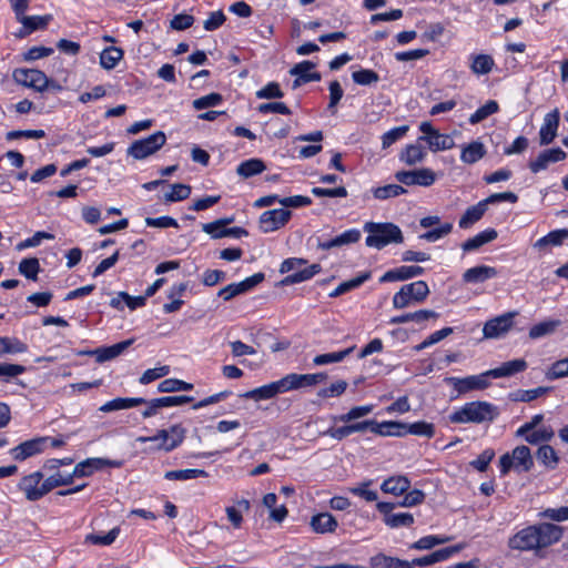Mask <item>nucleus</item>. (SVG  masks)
Listing matches in <instances>:
<instances>
[{"label": "nucleus", "mask_w": 568, "mask_h": 568, "mask_svg": "<svg viewBox=\"0 0 568 568\" xmlns=\"http://www.w3.org/2000/svg\"><path fill=\"white\" fill-rule=\"evenodd\" d=\"M497 231L494 229H487L474 237L468 239L462 244V248L464 252L476 251L483 245L494 241L497 237Z\"/></svg>", "instance_id": "bb28decb"}, {"label": "nucleus", "mask_w": 568, "mask_h": 568, "mask_svg": "<svg viewBox=\"0 0 568 568\" xmlns=\"http://www.w3.org/2000/svg\"><path fill=\"white\" fill-rule=\"evenodd\" d=\"M568 240V230L559 229L549 232L547 235L542 236L538 241L535 242L534 247L544 251L548 246H559L564 243V241Z\"/></svg>", "instance_id": "cd10ccee"}, {"label": "nucleus", "mask_w": 568, "mask_h": 568, "mask_svg": "<svg viewBox=\"0 0 568 568\" xmlns=\"http://www.w3.org/2000/svg\"><path fill=\"white\" fill-rule=\"evenodd\" d=\"M486 154L485 146L481 142L474 141L462 151L460 159L464 163L473 164L484 158Z\"/></svg>", "instance_id": "e433bc0d"}, {"label": "nucleus", "mask_w": 568, "mask_h": 568, "mask_svg": "<svg viewBox=\"0 0 568 568\" xmlns=\"http://www.w3.org/2000/svg\"><path fill=\"white\" fill-rule=\"evenodd\" d=\"M537 459L550 469L556 468V466L559 462L557 453L549 445H542L538 448Z\"/></svg>", "instance_id": "49530a36"}, {"label": "nucleus", "mask_w": 568, "mask_h": 568, "mask_svg": "<svg viewBox=\"0 0 568 568\" xmlns=\"http://www.w3.org/2000/svg\"><path fill=\"white\" fill-rule=\"evenodd\" d=\"M123 50L118 47H108L100 54V64L105 70H112L123 58Z\"/></svg>", "instance_id": "c9c22d12"}, {"label": "nucleus", "mask_w": 568, "mask_h": 568, "mask_svg": "<svg viewBox=\"0 0 568 568\" xmlns=\"http://www.w3.org/2000/svg\"><path fill=\"white\" fill-rule=\"evenodd\" d=\"M406 190L398 184H388L376 187L374 190V196L378 200H386L405 193Z\"/></svg>", "instance_id": "5fc2aeb1"}, {"label": "nucleus", "mask_w": 568, "mask_h": 568, "mask_svg": "<svg viewBox=\"0 0 568 568\" xmlns=\"http://www.w3.org/2000/svg\"><path fill=\"white\" fill-rule=\"evenodd\" d=\"M223 98L220 93L213 92L207 95L201 97L193 101L195 110H203L210 106H215L222 102Z\"/></svg>", "instance_id": "052dcab7"}, {"label": "nucleus", "mask_w": 568, "mask_h": 568, "mask_svg": "<svg viewBox=\"0 0 568 568\" xmlns=\"http://www.w3.org/2000/svg\"><path fill=\"white\" fill-rule=\"evenodd\" d=\"M234 221L233 217H224L210 223H205L202 225L203 232L211 235L212 239H222L223 236H217L222 230H226V225L231 224Z\"/></svg>", "instance_id": "864d4df0"}, {"label": "nucleus", "mask_w": 568, "mask_h": 568, "mask_svg": "<svg viewBox=\"0 0 568 568\" xmlns=\"http://www.w3.org/2000/svg\"><path fill=\"white\" fill-rule=\"evenodd\" d=\"M43 483H44L45 490L48 494L57 487L71 485L73 483V480H72V476L70 474L63 475L61 473H57L52 476H49L47 479H44Z\"/></svg>", "instance_id": "6e6d98bb"}, {"label": "nucleus", "mask_w": 568, "mask_h": 568, "mask_svg": "<svg viewBox=\"0 0 568 568\" xmlns=\"http://www.w3.org/2000/svg\"><path fill=\"white\" fill-rule=\"evenodd\" d=\"M49 437H38L26 440L10 450L12 458L17 462H23L29 457L38 455L43 452L45 443Z\"/></svg>", "instance_id": "2eb2a0df"}, {"label": "nucleus", "mask_w": 568, "mask_h": 568, "mask_svg": "<svg viewBox=\"0 0 568 568\" xmlns=\"http://www.w3.org/2000/svg\"><path fill=\"white\" fill-rule=\"evenodd\" d=\"M265 169L266 165L261 159L253 158L240 163L236 168V173L243 179H248L261 174Z\"/></svg>", "instance_id": "2f4dec72"}, {"label": "nucleus", "mask_w": 568, "mask_h": 568, "mask_svg": "<svg viewBox=\"0 0 568 568\" xmlns=\"http://www.w3.org/2000/svg\"><path fill=\"white\" fill-rule=\"evenodd\" d=\"M498 271L493 266L477 265L464 272L463 281L468 284H478L496 277Z\"/></svg>", "instance_id": "aec40b11"}, {"label": "nucleus", "mask_w": 568, "mask_h": 568, "mask_svg": "<svg viewBox=\"0 0 568 568\" xmlns=\"http://www.w3.org/2000/svg\"><path fill=\"white\" fill-rule=\"evenodd\" d=\"M567 154L560 148L547 149L538 154L535 160L529 161L528 168L532 173L546 170L549 164L564 161Z\"/></svg>", "instance_id": "dca6fc26"}, {"label": "nucleus", "mask_w": 568, "mask_h": 568, "mask_svg": "<svg viewBox=\"0 0 568 568\" xmlns=\"http://www.w3.org/2000/svg\"><path fill=\"white\" fill-rule=\"evenodd\" d=\"M494 457L495 452L493 449H485L476 459L470 462V466L478 471H485Z\"/></svg>", "instance_id": "338daca9"}, {"label": "nucleus", "mask_w": 568, "mask_h": 568, "mask_svg": "<svg viewBox=\"0 0 568 568\" xmlns=\"http://www.w3.org/2000/svg\"><path fill=\"white\" fill-rule=\"evenodd\" d=\"M133 339L122 341L114 345L108 347H100L94 349V355L97 356L98 363H103L110 359H113L121 355L129 346H131Z\"/></svg>", "instance_id": "a878e982"}, {"label": "nucleus", "mask_w": 568, "mask_h": 568, "mask_svg": "<svg viewBox=\"0 0 568 568\" xmlns=\"http://www.w3.org/2000/svg\"><path fill=\"white\" fill-rule=\"evenodd\" d=\"M361 239V232L358 230H348L336 237L318 242L317 247L323 251H328L333 247H339L343 245L352 244L358 242Z\"/></svg>", "instance_id": "b1692460"}, {"label": "nucleus", "mask_w": 568, "mask_h": 568, "mask_svg": "<svg viewBox=\"0 0 568 568\" xmlns=\"http://www.w3.org/2000/svg\"><path fill=\"white\" fill-rule=\"evenodd\" d=\"M487 207L483 201L478 202L476 205H473L466 210L463 216L459 220L460 229H468L476 222H478L483 215L485 214Z\"/></svg>", "instance_id": "473e14b6"}, {"label": "nucleus", "mask_w": 568, "mask_h": 568, "mask_svg": "<svg viewBox=\"0 0 568 568\" xmlns=\"http://www.w3.org/2000/svg\"><path fill=\"white\" fill-rule=\"evenodd\" d=\"M374 565L382 568H413L415 565L424 567L426 566V556L407 561L381 555L374 558Z\"/></svg>", "instance_id": "5701e85b"}, {"label": "nucleus", "mask_w": 568, "mask_h": 568, "mask_svg": "<svg viewBox=\"0 0 568 568\" xmlns=\"http://www.w3.org/2000/svg\"><path fill=\"white\" fill-rule=\"evenodd\" d=\"M454 140L448 134H440L428 124V149L432 151L448 150L454 146Z\"/></svg>", "instance_id": "c85d7f7f"}, {"label": "nucleus", "mask_w": 568, "mask_h": 568, "mask_svg": "<svg viewBox=\"0 0 568 568\" xmlns=\"http://www.w3.org/2000/svg\"><path fill=\"white\" fill-rule=\"evenodd\" d=\"M288 392L303 387L314 386L327 378L326 373H314V374H287L284 376Z\"/></svg>", "instance_id": "a211bd4d"}, {"label": "nucleus", "mask_w": 568, "mask_h": 568, "mask_svg": "<svg viewBox=\"0 0 568 568\" xmlns=\"http://www.w3.org/2000/svg\"><path fill=\"white\" fill-rule=\"evenodd\" d=\"M498 103L494 100H489L486 104L480 106L475 113L470 115L469 122L470 124H477L487 119L489 115L498 112Z\"/></svg>", "instance_id": "de8ad7c7"}, {"label": "nucleus", "mask_w": 568, "mask_h": 568, "mask_svg": "<svg viewBox=\"0 0 568 568\" xmlns=\"http://www.w3.org/2000/svg\"><path fill=\"white\" fill-rule=\"evenodd\" d=\"M497 416L496 407L487 402H473L452 415L454 423L491 422Z\"/></svg>", "instance_id": "20e7f679"}, {"label": "nucleus", "mask_w": 568, "mask_h": 568, "mask_svg": "<svg viewBox=\"0 0 568 568\" xmlns=\"http://www.w3.org/2000/svg\"><path fill=\"white\" fill-rule=\"evenodd\" d=\"M500 473L506 475L511 467L517 470L529 471L534 466L530 449L527 446H517L511 454H504L499 459Z\"/></svg>", "instance_id": "39448f33"}, {"label": "nucleus", "mask_w": 568, "mask_h": 568, "mask_svg": "<svg viewBox=\"0 0 568 568\" xmlns=\"http://www.w3.org/2000/svg\"><path fill=\"white\" fill-rule=\"evenodd\" d=\"M120 531V527H114L106 534L91 532L84 537L83 544L95 546H110L115 541Z\"/></svg>", "instance_id": "7c9ffc66"}, {"label": "nucleus", "mask_w": 568, "mask_h": 568, "mask_svg": "<svg viewBox=\"0 0 568 568\" xmlns=\"http://www.w3.org/2000/svg\"><path fill=\"white\" fill-rule=\"evenodd\" d=\"M43 481V474L34 471L23 476L18 484V488L24 494L27 500L37 501L47 495Z\"/></svg>", "instance_id": "6e6552de"}, {"label": "nucleus", "mask_w": 568, "mask_h": 568, "mask_svg": "<svg viewBox=\"0 0 568 568\" xmlns=\"http://www.w3.org/2000/svg\"><path fill=\"white\" fill-rule=\"evenodd\" d=\"M12 77L18 84L32 88L36 91L42 92L49 89L50 80L40 70L19 68L13 71Z\"/></svg>", "instance_id": "0eeeda50"}, {"label": "nucleus", "mask_w": 568, "mask_h": 568, "mask_svg": "<svg viewBox=\"0 0 568 568\" xmlns=\"http://www.w3.org/2000/svg\"><path fill=\"white\" fill-rule=\"evenodd\" d=\"M374 433L382 436H402L407 434V426L397 422H375Z\"/></svg>", "instance_id": "58836bf2"}, {"label": "nucleus", "mask_w": 568, "mask_h": 568, "mask_svg": "<svg viewBox=\"0 0 568 568\" xmlns=\"http://www.w3.org/2000/svg\"><path fill=\"white\" fill-rule=\"evenodd\" d=\"M28 351V345L17 337H0V357L8 354H22Z\"/></svg>", "instance_id": "f704fd0d"}, {"label": "nucleus", "mask_w": 568, "mask_h": 568, "mask_svg": "<svg viewBox=\"0 0 568 568\" xmlns=\"http://www.w3.org/2000/svg\"><path fill=\"white\" fill-rule=\"evenodd\" d=\"M27 371L26 366L20 364L0 363V381L8 383Z\"/></svg>", "instance_id": "09e8293b"}, {"label": "nucleus", "mask_w": 568, "mask_h": 568, "mask_svg": "<svg viewBox=\"0 0 568 568\" xmlns=\"http://www.w3.org/2000/svg\"><path fill=\"white\" fill-rule=\"evenodd\" d=\"M122 466L120 460H111L106 458H88L75 465L73 471L70 474L72 480L75 477H87L92 475L95 470L103 469L104 467L119 468Z\"/></svg>", "instance_id": "ddd939ff"}, {"label": "nucleus", "mask_w": 568, "mask_h": 568, "mask_svg": "<svg viewBox=\"0 0 568 568\" xmlns=\"http://www.w3.org/2000/svg\"><path fill=\"white\" fill-rule=\"evenodd\" d=\"M516 315L517 312H508L487 321L483 328L484 336L486 338H498L504 336L513 327Z\"/></svg>", "instance_id": "1a4fd4ad"}, {"label": "nucleus", "mask_w": 568, "mask_h": 568, "mask_svg": "<svg viewBox=\"0 0 568 568\" xmlns=\"http://www.w3.org/2000/svg\"><path fill=\"white\" fill-rule=\"evenodd\" d=\"M465 548V544L448 546L428 554V566L447 560Z\"/></svg>", "instance_id": "79ce46f5"}, {"label": "nucleus", "mask_w": 568, "mask_h": 568, "mask_svg": "<svg viewBox=\"0 0 568 568\" xmlns=\"http://www.w3.org/2000/svg\"><path fill=\"white\" fill-rule=\"evenodd\" d=\"M283 97H284V93L281 90L280 84L277 82H270L256 92V98H258V99L271 100V99H280Z\"/></svg>", "instance_id": "bf43d9fd"}, {"label": "nucleus", "mask_w": 568, "mask_h": 568, "mask_svg": "<svg viewBox=\"0 0 568 568\" xmlns=\"http://www.w3.org/2000/svg\"><path fill=\"white\" fill-rule=\"evenodd\" d=\"M567 376H568V357L555 362L551 365L549 372L547 373V377L549 379H558V378H562V377H567Z\"/></svg>", "instance_id": "69168bd1"}, {"label": "nucleus", "mask_w": 568, "mask_h": 568, "mask_svg": "<svg viewBox=\"0 0 568 568\" xmlns=\"http://www.w3.org/2000/svg\"><path fill=\"white\" fill-rule=\"evenodd\" d=\"M495 62L489 54H478L471 58L470 69L475 74H487L491 71Z\"/></svg>", "instance_id": "37998d69"}, {"label": "nucleus", "mask_w": 568, "mask_h": 568, "mask_svg": "<svg viewBox=\"0 0 568 568\" xmlns=\"http://www.w3.org/2000/svg\"><path fill=\"white\" fill-rule=\"evenodd\" d=\"M168 430L170 433V442H166V444H164V450L171 452L183 442L185 437V429L181 425H173Z\"/></svg>", "instance_id": "603ef678"}, {"label": "nucleus", "mask_w": 568, "mask_h": 568, "mask_svg": "<svg viewBox=\"0 0 568 568\" xmlns=\"http://www.w3.org/2000/svg\"><path fill=\"white\" fill-rule=\"evenodd\" d=\"M561 536L562 528L560 526L541 523L519 530L509 539L508 546L520 551L541 549L559 541Z\"/></svg>", "instance_id": "f257e3e1"}, {"label": "nucleus", "mask_w": 568, "mask_h": 568, "mask_svg": "<svg viewBox=\"0 0 568 568\" xmlns=\"http://www.w3.org/2000/svg\"><path fill=\"white\" fill-rule=\"evenodd\" d=\"M528 364L524 358H517L503 363L499 367L487 371L491 378L509 377L526 371Z\"/></svg>", "instance_id": "412c9836"}, {"label": "nucleus", "mask_w": 568, "mask_h": 568, "mask_svg": "<svg viewBox=\"0 0 568 568\" xmlns=\"http://www.w3.org/2000/svg\"><path fill=\"white\" fill-rule=\"evenodd\" d=\"M19 273L26 276L28 280L37 281L38 274L41 271L40 263L37 257L23 258L19 263Z\"/></svg>", "instance_id": "a18cd8bd"}, {"label": "nucleus", "mask_w": 568, "mask_h": 568, "mask_svg": "<svg viewBox=\"0 0 568 568\" xmlns=\"http://www.w3.org/2000/svg\"><path fill=\"white\" fill-rule=\"evenodd\" d=\"M257 111L262 114L273 112V113L290 115L292 113L290 108L283 102L262 103L257 106Z\"/></svg>", "instance_id": "0e129e2a"}, {"label": "nucleus", "mask_w": 568, "mask_h": 568, "mask_svg": "<svg viewBox=\"0 0 568 568\" xmlns=\"http://www.w3.org/2000/svg\"><path fill=\"white\" fill-rule=\"evenodd\" d=\"M292 212L286 209L265 211L260 216V229L263 233L274 232L283 227L291 219Z\"/></svg>", "instance_id": "9d476101"}, {"label": "nucleus", "mask_w": 568, "mask_h": 568, "mask_svg": "<svg viewBox=\"0 0 568 568\" xmlns=\"http://www.w3.org/2000/svg\"><path fill=\"white\" fill-rule=\"evenodd\" d=\"M559 118L560 114L558 109H555L552 112L545 115L544 123L539 130L540 145H548L555 140L559 126Z\"/></svg>", "instance_id": "6ab92c4d"}, {"label": "nucleus", "mask_w": 568, "mask_h": 568, "mask_svg": "<svg viewBox=\"0 0 568 568\" xmlns=\"http://www.w3.org/2000/svg\"><path fill=\"white\" fill-rule=\"evenodd\" d=\"M166 142V135L162 131H156L150 136L134 141L128 149V154L136 160L145 159L154 154Z\"/></svg>", "instance_id": "423d86ee"}, {"label": "nucleus", "mask_w": 568, "mask_h": 568, "mask_svg": "<svg viewBox=\"0 0 568 568\" xmlns=\"http://www.w3.org/2000/svg\"><path fill=\"white\" fill-rule=\"evenodd\" d=\"M371 277L369 272L362 273L361 275L341 283L333 292L329 293V297H338L354 288L361 286Z\"/></svg>", "instance_id": "ea45409f"}, {"label": "nucleus", "mask_w": 568, "mask_h": 568, "mask_svg": "<svg viewBox=\"0 0 568 568\" xmlns=\"http://www.w3.org/2000/svg\"><path fill=\"white\" fill-rule=\"evenodd\" d=\"M407 131H408V125H400V126L394 128V129L387 131L386 133H384V135L382 138L383 148L384 149L389 148L393 143H395L397 140L403 138Z\"/></svg>", "instance_id": "e2e57ef3"}, {"label": "nucleus", "mask_w": 568, "mask_h": 568, "mask_svg": "<svg viewBox=\"0 0 568 568\" xmlns=\"http://www.w3.org/2000/svg\"><path fill=\"white\" fill-rule=\"evenodd\" d=\"M209 474L204 469H179L169 470L164 474L168 480H189L197 477H207Z\"/></svg>", "instance_id": "c03bdc74"}, {"label": "nucleus", "mask_w": 568, "mask_h": 568, "mask_svg": "<svg viewBox=\"0 0 568 568\" xmlns=\"http://www.w3.org/2000/svg\"><path fill=\"white\" fill-rule=\"evenodd\" d=\"M310 526L315 534H332L336 530L338 523L329 513H321L311 518Z\"/></svg>", "instance_id": "4be33fe9"}, {"label": "nucleus", "mask_w": 568, "mask_h": 568, "mask_svg": "<svg viewBox=\"0 0 568 568\" xmlns=\"http://www.w3.org/2000/svg\"><path fill=\"white\" fill-rule=\"evenodd\" d=\"M489 378L490 376L487 375L486 371L479 375H471L463 378L449 377L447 381L453 385L455 390L459 394H464L475 389H486L490 385V382L488 381Z\"/></svg>", "instance_id": "9b49d317"}, {"label": "nucleus", "mask_w": 568, "mask_h": 568, "mask_svg": "<svg viewBox=\"0 0 568 568\" xmlns=\"http://www.w3.org/2000/svg\"><path fill=\"white\" fill-rule=\"evenodd\" d=\"M395 178L403 184L406 185H426V169L415 170V171H399L396 173Z\"/></svg>", "instance_id": "4c0bfd02"}, {"label": "nucleus", "mask_w": 568, "mask_h": 568, "mask_svg": "<svg viewBox=\"0 0 568 568\" xmlns=\"http://www.w3.org/2000/svg\"><path fill=\"white\" fill-rule=\"evenodd\" d=\"M540 517L547 518L554 521H565L568 520V506H562L559 508H547L540 513Z\"/></svg>", "instance_id": "774afa93"}, {"label": "nucleus", "mask_w": 568, "mask_h": 568, "mask_svg": "<svg viewBox=\"0 0 568 568\" xmlns=\"http://www.w3.org/2000/svg\"><path fill=\"white\" fill-rule=\"evenodd\" d=\"M355 346L348 347L346 349L339 351V352H333V353H326L316 355L313 358V364L316 366L327 365L332 363H339L344 361L353 351Z\"/></svg>", "instance_id": "a19ab883"}, {"label": "nucleus", "mask_w": 568, "mask_h": 568, "mask_svg": "<svg viewBox=\"0 0 568 568\" xmlns=\"http://www.w3.org/2000/svg\"><path fill=\"white\" fill-rule=\"evenodd\" d=\"M423 273V268L420 266H400L394 270L387 271L381 278L379 282H396V281H405L415 275Z\"/></svg>", "instance_id": "393cba45"}, {"label": "nucleus", "mask_w": 568, "mask_h": 568, "mask_svg": "<svg viewBox=\"0 0 568 568\" xmlns=\"http://www.w3.org/2000/svg\"><path fill=\"white\" fill-rule=\"evenodd\" d=\"M524 436L529 444L536 445L542 442H549L554 437V430L550 427H544L537 430L534 429Z\"/></svg>", "instance_id": "13d9d810"}, {"label": "nucleus", "mask_w": 568, "mask_h": 568, "mask_svg": "<svg viewBox=\"0 0 568 568\" xmlns=\"http://www.w3.org/2000/svg\"><path fill=\"white\" fill-rule=\"evenodd\" d=\"M191 194V186L182 183L171 185V191L164 194L165 202H179L185 200Z\"/></svg>", "instance_id": "8fccbe9b"}, {"label": "nucleus", "mask_w": 568, "mask_h": 568, "mask_svg": "<svg viewBox=\"0 0 568 568\" xmlns=\"http://www.w3.org/2000/svg\"><path fill=\"white\" fill-rule=\"evenodd\" d=\"M352 79L356 84L371 85L379 81V75L371 69H361L352 73Z\"/></svg>", "instance_id": "3c124183"}, {"label": "nucleus", "mask_w": 568, "mask_h": 568, "mask_svg": "<svg viewBox=\"0 0 568 568\" xmlns=\"http://www.w3.org/2000/svg\"><path fill=\"white\" fill-rule=\"evenodd\" d=\"M396 504L381 501L377 503L376 507L381 514L384 515V521L392 528L410 526L414 521L413 515L409 513L393 514V509Z\"/></svg>", "instance_id": "4468645a"}, {"label": "nucleus", "mask_w": 568, "mask_h": 568, "mask_svg": "<svg viewBox=\"0 0 568 568\" xmlns=\"http://www.w3.org/2000/svg\"><path fill=\"white\" fill-rule=\"evenodd\" d=\"M430 216H428V242H436L443 236L449 234L453 230V224L449 222H445L440 225H436L432 227Z\"/></svg>", "instance_id": "4d7b16f0"}, {"label": "nucleus", "mask_w": 568, "mask_h": 568, "mask_svg": "<svg viewBox=\"0 0 568 568\" xmlns=\"http://www.w3.org/2000/svg\"><path fill=\"white\" fill-rule=\"evenodd\" d=\"M364 231L368 233L365 243L368 247L382 250L392 243H402L404 241L400 229L393 223L367 222Z\"/></svg>", "instance_id": "7ed1b4c3"}, {"label": "nucleus", "mask_w": 568, "mask_h": 568, "mask_svg": "<svg viewBox=\"0 0 568 568\" xmlns=\"http://www.w3.org/2000/svg\"><path fill=\"white\" fill-rule=\"evenodd\" d=\"M264 273H255L254 275L246 277L240 283H232L221 288L217 293L224 301H231L233 297L246 293L260 283L264 281Z\"/></svg>", "instance_id": "f8f14e48"}, {"label": "nucleus", "mask_w": 568, "mask_h": 568, "mask_svg": "<svg viewBox=\"0 0 568 568\" xmlns=\"http://www.w3.org/2000/svg\"><path fill=\"white\" fill-rule=\"evenodd\" d=\"M560 325L559 320H546L531 326L528 335L531 339H538L554 334Z\"/></svg>", "instance_id": "72a5a7b5"}, {"label": "nucleus", "mask_w": 568, "mask_h": 568, "mask_svg": "<svg viewBox=\"0 0 568 568\" xmlns=\"http://www.w3.org/2000/svg\"><path fill=\"white\" fill-rule=\"evenodd\" d=\"M410 487L409 480L404 476L389 477L384 480L381 489L386 494L399 496L406 493Z\"/></svg>", "instance_id": "c756f323"}, {"label": "nucleus", "mask_w": 568, "mask_h": 568, "mask_svg": "<svg viewBox=\"0 0 568 568\" xmlns=\"http://www.w3.org/2000/svg\"><path fill=\"white\" fill-rule=\"evenodd\" d=\"M285 392H288V389L285 383V378L283 377L276 382H272L270 384L248 390L243 396L253 400H262L273 398L277 394Z\"/></svg>", "instance_id": "f3484780"}, {"label": "nucleus", "mask_w": 568, "mask_h": 568, "mask_svg": "<svg viewBox=\"0 0 568 568\" xmlns=\"http://www.w3.org/2000/svg\"><path fill=\"white\" fill-rule=\"evenodd\" d=\"M321 271L322 266L318 263L308 265L307 260L302 257L286 258L281 263L278 272L281 274L292 272V274H288L283 280H281L278 285L288 286L308 281L316 274H318Z\"/></svg>", "instance_id": "f03ea898"}, {"label": "nucleus", "mask_w": 568, "mask_h": 568, "mask_svg": "<svg viewBox=\"0 0 568 568\" xmlns=\"http://www.w3.org/2000/svg\"><path fill=\"white\" fill-rule=\"evenodd\" d=\"M549 389V387H537L527 390L521 389L514 394V400L528 403L545 395Z\"/></svg>", "instance_id": "680f3d73"}]
</instances>
